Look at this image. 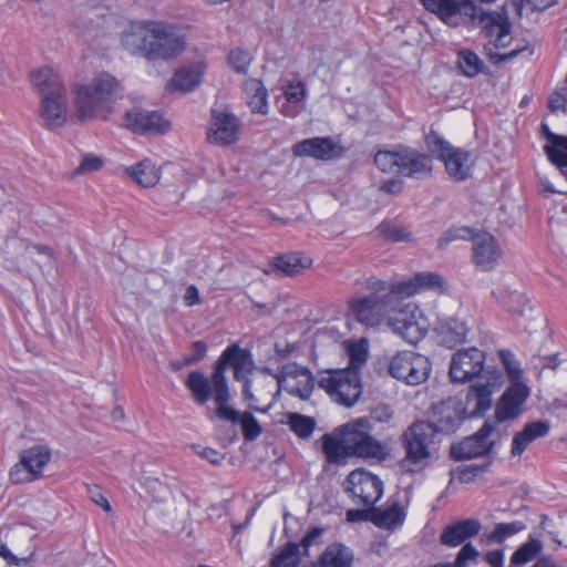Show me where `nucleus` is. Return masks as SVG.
I'll list each match as a JSON object with an SVG mask.
<instances>
[{"label":"nucleus","mask_w":567,"mask_h":567,"mask_svg":"<svg viewBox=\"0 0 567 567\" xmlns=\"http://www.w3.org/2000/svg\"><path fill=\"white\" fill-rule=\"evenodd\" d=\"M498 358L504 365L506 374L511 381L513 382H523V370L520 368L519 362L516 360L513 352L506 349H502L497 352Z\"/></svg>","instance_id":"obj_45"},{"label":"nucleus","mask_w":567,"mask_h":567,"mask_svg":"<svg viewBox=\"0 0 567 567\" xmlns=\"http://www.w3.org/2000/svg\"><path fill=\"white\" fill-rule=\"evenodd\" d=\"M543 550V544L537 538H529L522 544L512 555L508 567H524L535 560Z\"/></svg>","instance_id":"obj_39"},{"label":"nucleus","mask_w":567,"mask_h":567,"mask_svg":"<svg viewBox=\"0 0 567 567\" xmlns=\"http://www.w3.org/2000/svg\"><path fill=\"white\" fill-rule=\"evenodd\" d=\"M0 556L10 565L25 566V565H28L31 561L33 554H31L28 557L19 558L16 555H13L7 548V546L0 540Z\"/></svg>","instance_id":"obj_55"},{"label":"nucleus","mask_w":567,"mask_h":567,"mask_svg":"<svg viewBox=\"0 0 567 567\" xmlns=\"http://www.w3.org/2000/svg\"><path fill=\"white\" fill-rule=\"evenodd\" d=\"M481 523L477 519H464L447 525L440 535V540L449 547H456L478 535Z\"/></svg>","instance_id":"obj_29"},{"label":"nucleus","mask_w":567,"mask_h":567,"mask_svg":"<svg viewBox=\"0 0 567 567\" xmlns=\"http://www.w3.org/2000/svg\"><path fill=\"white\" fill-rule=\"evenodd\" d=\"M485 561L491 567H505L504 566V550H491L485 555Z\"/></svg>","instance_id":"obj_59"},{"label":"nucleus","mask_w":567,"mask_h":567,"mask_svg":"<svg viewBox=\"0 0 567 567\" xmlns=\"http://www.w3.org/2000/svg\"><path fill=\"white\" fill-rule=\"evenodd\" d=\"M68 90L40 100V118L47 128L61 127L68 120Z\"/></svg>","instance_id":"obj_24"},{"label":"nucleus","mask_w":567,"mask_h":567,"mask_svg":"<svg viewBox=\"0 0 567 567\" xmlns=\"http://www.w3.org/2000/svg\"><path fill=\"white\" fill-rule=\"evenodd\" d=\"M240 122L230 113L213 111L212 125L207 133L209 143L227 146L236 143L239 138Z\"/></svg>","instance_id":"obj_20"},{"label":"nucleus","mask_w":567,"mask_h":567,"mask_svg":"<svg viewBox=\"0 0 567 567\" xmlns=\"http://www.w3.org/2000/svg\"><path fill=\"white\" fill-rule=\"evenodd\" d=\"M485 466L465 465L458 467V478L463 483L473 482L480 474L484 473Z\"/></svg>","instance_id":"obj_53"},{"label":"nucleus","mask_w":567,"mask_h":567,"mask_svg":"<svg viewBox=\"0 0 567 567\" xmlns=\"http://www.w3.org/2000/svg\"><path fill=\"white\" fill-rule=\"evenodd\" d=\"M243 395L244 400L248 403V406L251 410L259 411V412H266V409H259L257 405H255L256 398L250 391V381L244 380V389H243Z\"/></svg>","instance_id":"obj_60"},{"label":"nucleus","mask_w":567,"mask_h":567,"mask_svg":"<svg viewBox=\"0 0 567 567\" xmlns=\"http://www.w3.org/2000/svg\"><path fill=\"white\" fill-rule=\"evenodd\" d=\"M478 555H480L478 550L471 543H466L461 548V550L456 555L454 564L451 566L452 567H466L468 565V563L475 560L478 557Z\"/></svg>","instance_id":"obj_49"},{"label":"nucleus","mask_w":567,"mask_h":567,"mask_svg":"<svg viewBox=\"0 0 567 567\" xmlns=\"http://www.w3.org/2000/svg\"><path fill=\"white\" fill-rule=\"evenodd\" d=\"M153 38L152 62L173 60L181 55L186 48L184 37L174 27L159 21H156Z\"/></svg>","instance_id":"obj_14"},{"label":"nucleus","mask_w":567,"mask_h":567,"mask_svg":"<svg viewBox=\"0 0 567 567\" xmlns=\"http://www.w3.org/2000/svg\"><path fill=\"white\" fill-rule=\"evenodd\" d=\"M192 349L193 353L185 358V364H193L194 362L202 360L207 351L206 343L203 341H195Z\"/></svg>","instance_id":"obj_56"},{"label":"nucleus","mask_w":567,"mask_h":567,"mask_svg":"<svg viewBox=\"0 0 567 567\" xmlns=\"http://www.w3.org/2000/svg\"><path fill=\"white\" fill-rule=\"evenodd\" d=\"M300 557V546L296 543H289L271 558L269 567H298Z\"/></svg>","instance_id":"obj_41"},{"label":"nucleus","mask_w":567,"mask_h":567,"mask_svg":"<svg viewBox=\"0 0 567 567\" xmlns=\"http://www.w3.org/2000/svg\"><path fill=\"white\" fill-rule=\"evenodd\" d=\"M322 529L320 528H312L309 530L303 538L301 539V543L298 544L300 546V553L301 555H307L308 548L313 544L316 539H318L321 536Z\"/></svg>","instance_id":"obj_57"},{"label":"nucleus","mask_w":567,"mask_h":567,"mask_svg":"<svg viewBox=\"0 0 567 567\" xmlns=\"http://www.w3.org/2000/svg\"><path fill=\"white\" fill-rule=\"evenodd\" d=\"M401 146L394 151H379L374 155L377 167L384 173H398L400 171Z\"/></svg>","instance_id":"obj_44"},{"label":"nucleus","mask_w":567,"mask_h":567,"mask_svg":"<svg viewBox=\"0 0 567 567\" xmlns=\"http://www.w3.org/2000/svg\"><path fill=\"white\" fill-rule=\"evenodd\" d=\"M276 378L280 390L303 401L309 400L315 390L312 372L297 363H289L282 367Z\"/></svg>","instance_id":"obj_13"},{"label":"nucleus","mask_w":567,"mask_h":567,"mask_svg":"<svg viewBox=\"0 0 567 567\" xmlns=\"http://www.w3.org/2000/svg\"><path fill=\"white\" fill-rule=\"evenodd\" d=\"M433 413L429 422L436 432L454 433L465 419L466 406L457 398H449L433 404Z\"/></svg>","instance_id":"obj_17"},{"label":"nucleus","mask_w":567,"mask_h":567,"mask_svg":"<svg viewBox=\"0 0 567 567\" xmlns=\"http://www.w3.org/2000/svg\"><path fill=\"white\" fill-rule=\"evenodd\" d=\"M372 423L367 417H359L340 429V439L324 436L323 451L331 462L347 456L383 461L389 455L385 444L372 435Z\"/></svg>","instance_id":"obj_6"},{"label":"nucleus","mask_w":567,"mask_h":567,"mask_svg":"<svg viewBox=\"0 0 567 567\" xmlns=\"http://www.w3.org/2000/svg\"><path fill=\"white\" fill-rule=\"evenodd\" d=\"M288 425L298 437L308 439L312 435L317 422L311 416L299 413H290L288 415Z\"/></svg>","instance_id":"obj_42"},{"label":"nucleus","mask_w":567,"mask_h":567,"mask_svg":"<svg viewBox=\"0 0 567 567\" xmlns=\"http://www.w3.org/2000/svg\"><path fill=\"white\" fill-rule=\"evenodd\" d=\"M530 396V389L524 382H513L504 391L495 408L496 422L517 419L524 412V405Z\"/></svg>","instance_id":"obj_19"},{"label":"nucleus","mask_w":567,"mask_h":567,"mask_svg":"<svg viewBox=\"0 0 567 567\" xmlns=\"http://www.w3.org/2000/svg\"><path fill=\"white\" fill-rule=\"evenodd\" d=\"M311 264V258L293 252L278 256L271 262V268L285 276H296L309 268Z\"/></svg>","instance_id":"obj_34"},{"label":"nucleus","mask_w":567,"mask_h":567,"mask_svg":"<svg viewBox=\"0 0 567 567\" xmlns=\"http://www.w3.org/2000/svg\"><path fill=\"white\" fill-rule=\"evenodd\" d=\"M548 106L551 111H561L567 113V89L556 90L549 97Z\"/></svg>","instance_id":"obj_52"},{"label":"nucleus","mask_w":567,"mask_h":567,"mask_svg":"<svg viewBox=\"0 0 567 567\" xmlns=\"http://www.w3.org/2000/svg\"><path fill=\"white\" fill-rule=\"evenodd\" d=\"M156 21H138L131 23L122 33L123 48L132 55L151 61Z\"/></svg>","instance_id":"obj_15"},{"label":"nucleus","mask_w":567,"mask_h":567,"mask_svg":"<svg viewBox=\"0 0 567 567\" xmlns=\"http://www.w3.org/2000/svg\"><path fill=\"white\" fill-rule=\"evenodd\" d=\"M548 143L544 146L548 159L559 168L567 167V137L551 133L543 125Z\"/></svg>","instance_id":"obj_35"},{"label":"nucleus","mask_w":567,"mask_h":567,"mask_svg":"<svg viewBox=\"0 0 567 567\" xmlns=\"http://www.w3.org/2000/svg\"><path fill=\"white\" fill-rule=\"evenodd\" d=\"M250 54L245 50H234L228 55L230 66L238 73H246L250 63Z\"/></svg>","instance_id":"obj_48"},{"label":"nucleus","mask_w":567,"mask_h":567,"mask_svg":"<svg viewBox=\"0 0 567 567\" xmlns=\"http://www.w3.org/2000/svg\"><path fill=\"white\" fill-rule=\"evenodd\" d=\"M425 144L432 154H435L444 165L447 174L457 182L471 176L474 165L471 152L454 147L435 131H430L425 136Z\"/></svg>","instance_id":"obj_9"},{"label":"nucleus","mask_w":567,"mask_h":567,"mask_svg":"<svg viewBox=\"0 0 567 567\" xmlns=\"http://www.w3.org/2000/svg\"><path fill=\"white\" fill-rule=\"evenodd\" d=\"M457 64L462 73L468 78L477 75L484 68V62L471 50L458 51Z\"/></svg>","instance_id":"obj_43"},{"label":"nucleus","mask_w":567,"mask_h":567,"mask_svg":"<svg viewBox=\"0 0 567 567\" xmlns=\"http://www.w3.org/2000/svg\"><path fill=\"white\" fill-rule=\"evenodd\" d=\"M352 550L342 544H331L322 553L317 567H351Z\"/></svg>","instance_id":"obj_36"},{"label":"nucleus","mask_w":567,"mask_h":567,"mask_svg":"<svg viewBox=\"0 0 567 567\" xmlns=\"http://www.w3.org/2000/svg\"><path fill=\"white\" fill-rule=\"evenodd\" d=\"M125 173L131 179L143 187H152L156 185L161 178V168L147 158L127 166Z\"/></svg>","instance_id":"obj_33"},{"label":"nucleus","mask_w":567,"mask_h":567,"mask_svg":"<svg viewBox=\"0 0 567 567\" xmlns=\"http://www.w3.org/2000/svg\"><path fill=\"white\" fill-rule=\"evenodd\" d=\"M198 454L208 460L212 464H220L224 460V455L221 453L210 447L203 449Z\"/></svg>","instance_id":"obj_63"},{"label":"nucleus","mask_w":567,"mask_h":567,"mask_svg":"<svg viewBox=\"0 0 567 567\" xmlns=\"http://www.w3.org/2000/svg\"><path fill=\"white\" fill-rule=\"evenodd\" d=\"M406 513L399 502H392L385 507H374L370 511V519L380 528L395 529L400 527Z\"/></svg>","instance_id":"obj_32"},{"label":"nucleus","mask_w":567,"mask_h":567,"mask_svg":"<svg viewBox=\"0 0 567 567\" xmlns=\"http://www.w3.org/2000/svg\"><path fill=\"white\" fill-rule=\"evenodd\" d=\"M485 354L477 348L460 350L453 354L450 378L454 383H465L476 378L466 394L472 415H481L492 406V396L503 384L496 369H484Z\"/></svg>","instance_id":"obj_3"},{"label":"nucleus","mask_w":567,"mask_h":567,"mask_svg":"<svg viewBox=\"0 0 567 567\" xmlns=\"http://www.w3.org/2000/svg\"><path fill=\"white\" fill-rule=\"evenodd\" d=\"M318 386L338 404L350 408L361 396L359 374L353 370L327 371L318 379Z\"/></svg>","instance_id":"obj_10"},{"label":"nucleus","mask_w":567,"mask_h":567,"mask_svg":"<svg viewBox=\"0 0 567 567\" xmlns=\"http://www.w3.org/2000/svg\"><path fill=\"white\" fill-rule=\"evenodd\" d=\"M199 301H200V298H199L198 289L194 285L189 286L185 291L184 302L187 306H194V305L199 303Z\"/></svg>","instance_id":"obj_64"},{"label":"nucleus","mask_w":567,"mask_h":567,"mask_svg":"<svg viewBox=\"0 0 567 567\" xmlns=\"http://www.w3.org/2000/svg\"><path fill=\"white\" fill-rule=\"evenodd\" d=\"M431 371V363L425 355L414 351H399L390 361V374L409 385L424 382Z\"/></svg>","instance_id":"obj_11"},{"label":"nucleus","mask_w":567,"mask_h":567,"mask_svg":"<svg viewBox=\"0 0 567 567\" xmlns=\"http://www.w3.org/2000/svg\"><path fill=\"white\" fill-rule=\"evenodd\" d=\"M399 174L405 177L422 179L432 173V159L426 154L410 147L401 146Z\"/></svg>","instance_id":"obj_26"},{"label":"nucleus","mask_w":567,"mask_h":567,"mask_svg":"<svg viewBox=\"0 0 567 567\" xmlns=\"http://www.w3.org/2000/svg\"><path fill=\"white\" fill-rule=\"evenodd\" d=\"M121 93L122 87L117 79L104 72L97 74L89 84L76 91L78 118L86 120L105 112Z\"/></svg>","instance_id":"obj_7"},{"label":"nucleus","mask_w":567,"mask_h":567,"mask_svg":"<svg viewBox=\"0 0 567 567\" xmlns=\"http://www.w3.org/2000/svg\"><path fill=\"white\" fill-rule=\"evenodd\" d=\"M51 460V451L45 445H33L21 451L19 462L10 472V481L14 484H25L42 477L43 468Z\"/></svg>","instance_id":"obj_12"},{"label":"nucleus","mask_w":567,"mask_h":567,"mask_svg":"<svg viewBox=\"0 0 567 567\" xmlns=\"http://www.w3.org/2000/svg\"><path fill=\"white\" fill-rule=\"evenodd\" d=\"M503 305L513 313L525 316L527 301L526 298L516 291H508L506 296L502 297Z\"/></svg>","instance_id":"obj_47"},{"label":"nucleus","mask_w":567,"mask_h":567,"mask_svg":"<svg viewBox=\"0 0 567 567\" xmlns=\"http://www.w3.org/2000/svg\"><path fill=\"white\" fill-rule=\"evenodd\" d=\"M347 491L357 504L374 505L383 494V483L377 476L364 470L352 471L348 476Z\"/></svg>","instance_id":"obj_16"},{"label":"nucleus","mask_w":567,"mask_h":567,"mask_svg":"<svg viewBox=\"0 0 567 567\" xmlns=\"http://www.w3.org/2000/svg\"><path fill=\"white\" fill-rule=\"evenodd\" d=\"M89 493H90L91 499L95 504L100 505L105 512L111 511V505H110L109 501L102 495V493L100 492V489L97 487L90 488Z\"/></svg>","instance_id":"obj_61"},{"label":"nucleus","mask_w":567,"mask_h":567,"mask_svg":"<svg viewBox=\"0 0 567 567\" xmlns=\"http://www.w3.org/2000/svg\"><path fill=\"white\" fill-rule=\"evenodd\" d=\"M371 293L349 301L351 315L368 328H389L406 342L415 344L429 331L430 323L417 305L404 302L395 284L377 278L367 281Z\"/></svg>","instance_id":"obj_1"},{"label":"nucleus","mask_w":567,"mask_h":567,"mask_svg":"<svg viewBox=\"0 0 567 567\" xmlns=\"http://www.w3.org/2000/svg\"><path fill=\"white\" fill-rule=\"evenodd\" d=\"M344 150L331 137H312L298 142L292 147L297 157L309 156L320 161H331L341 157Z\"/></svg>","instance_id":"obj_22"},{"label":"nucleus","mask_w":567,"mask_h":567,"mask_svg":"<svg viewBox=\"0 0 567 567\" xmlns=\"http://www.w3.org/2000/svg\"><path fill=\"white\" fill-rule=\"evenodd\" d=\"M467 331L468 328L465 321L460 318H447L440 326L442 342L449 348H454L455 346L464 342Z\"/></svg>","instance_id":"obj_38"},{"label":"nucleus","mask_w":567,"mask_h":567,"mask_svg":"<svg viewBox=\"0 0 567 567\" xmlns=\"http://www.w3.org/2000/svg\"><path fill=\"white\" fill-rule=\"evenodd\" d=\"M494 429L495 422L485 421L476 433L452 445V457L456 461H461L489 453L494 446V441L491 440V434Z\"/></svg>","instance_id":"obj_18"},{"label":"nucleus","mask_w":567,"mask_h":567,"mask_svg":"<svg viewBox=\"0 0 567 567\" xmlns=\"http://www.w3.org/2000/svg\"><path fill=\"white\" fill-rule=\"evenodd\" d=\"M386 237L392 241H410L412 239L411 233L403 228H393L389 231Z\"/></svg>","instance_id":"obj_62"},{"label":"nucleus","mask_w":567,"mask_h":567,"mask_svg":"<svg viewBox=\"0 0 567 567\" xmlns=\"http://www.w3.org/2000/svg\"><path fill=\"white\" fill-rule=\"evenodd\" d=\"M247 103L252 113L267 114L269 111L268 92L261 81L249 79L245 82Z\"/></svg>","instance_id":"obj_37"},{"label":"nucleus","mask_w":567,"mask_h":567,"mask_svg":"<svg viewBox=\"0 0 567 567\" xmlns=\"http://www.w3.org/2000/svg\"><path fill=\"white\" fill-rule=\"evenodd\" d=\"M476 231L468 227H456L446 230L439 239L437 246L444 249L450 243L455 240H472Z\"/></svg>","instance_id":"obj_46"},{"label":"nucleus","mask_w":567,"mask_h":567,"mask_svg":"<svg viewBox=\"0 0 567 567\" xmlns=\"http://www.w3.org/2000/svg\"><path fill=\"white\" fill-rule=\"evenodd\" d=\"M103 159L99 156L92 154H85L82 157V161L79 167L75 171V174H86L99 171L103 166Z\"/></svg>","instance_id":"obj_50"},{"label":"nucleus","mask_w":567,"mask_h":567,"mask_svg":"<svg viewBox=\"0 0 567 567\" xmlns=\"http://www.w3.org/2000/svg\"><path fill=\"white\" fill-rule=\"evenodd\" d=\"M288 103H300L306 96V89L301 83H291L285 91Z\"/></svg>","instance_id":"obj_54"},{"label":"nucleus","mask_w":567,"mask_h":567,"mask_svg":"<svg viewBox=\"0 0 567 567\" xmlns=\"http://www.w3.org/2000/svg\"><path fill=\"white\" fill-rule=\"evenodd\" d=\"M205 72V64L196 62L179 68L171 79L168 87L173 91L186 93L197 87Z\"/></svg>","instance_id":"obj_31"},{"label":"nucleus","mask_w":567,"mask_h":567,"mask_svg":"<svg viewBox=\"0 0 567 567\" xmlns=\"http://www.w3.org/2000/svg\"><path fill=\"white\" fill-rule=\"evenodd\" d=\"M229 400L219 405L216 404V415L220 420L229 421L234 424H240L243 435L246 441L256 440L262 432L259 422L250 412H244L243 414L233 409L229 404Z\"/></svg>","instance_id":"obj_27"},{"label":"nucleus","mask_w":567,"mask_h":567,"mask_svg":"<svg viewBox=\"0 0 567 567\" xmlns=\"http://www.w3.org/2000/svg\"><path fill=\"white\" fill-rule=\"evenodd\" d=\"M421 3L427 11L435 13L449 25L471 24L480 27L489 39L485 50L492 61L495 62V58H498L499 61H506L518 54L517 50L504 54L492 53V49H504L512 42V24L505 10L499 12L485 11L472 0H421Z\"/></svg>","instance_id":"obj_2"},{"label":"nucleus","mask_w":567,"mask_h":567,"mask_svg":"<svg viewBox=\"0 0 567 567\" xmlns=\"http://www.w3.org/2000/svg\"><path fill=\"white\" fill-rule=\"evenodd\" d=\"M473 243V261L484 271L495 268L502 257V248L495 237L488 233H476Z\"/></svg>","instance_id":"obj_23"},{"label":"nucleus","mask_w":567,"mask_h":567,"mask_svg":"<svg viewBox=\"0 0 567 567\" xmlns=\"http://www.w3.org/2000/svg\"><path fill=\"white\" fill-rule=\"evenodd\" d=\"M124 126L135 133H164L169 123L156 111H147L140 106L127 110L123 117Z\"/></svg>","instance_id":"obj_21"},{"label":"nucleus","mask_w":567,"mask_h":567,"mask_svg":"<svg viewBox=\"0 0 567 567\" xmlns=\"http://www.w3.org/2000/svg\"><path fill=\"white\" fill-rule=\"evenodd\" d=\"M372 423L367 417H359L340 429V439L324 436L323 451L331 462L347 456L383 461L389 455L385 444L372 435Z\"/></svg>","instance_id":"obj_5"},{"label":"nucleus","mask_w":567,"mask_h":567,"mask_svg":"<svg viewBox=\"0 0 567 567\" xmlns=\"http://www.w3.org/2000/svg\"><path fill=\"white\" fill-rule=\"evenodd\" d=\"M395 284V289L404 299L425 290L443 291L445 289L444 278L436 272H419L414 277Z\"/></svg>","instance_id":"obj_25"},{"label":"nucleus","mask_w":567,"mask_h":567,"mask_svg":"<svg viewBox=\"0 0 567 567\" xmlns=\"http://www.w3.org/2000/svg\"><path fill=\"white\" fill-rule=\"evenodd\" d=\"M435 430L430 423L420 421L411 424L402 434L401 441L405 451V457L401 461V467L406 472H414L415 467H422L434 454Z\"/></svg>","instance_id":"obj_8"},{"label":"nucleus","mask_w":567,"mask_h":567,"mask_svg":"<svg viewBox=\"0 0 567 567\" xmlns=\"http://www.w3.org/2000/svg\"><path fill=\"white\" fill-rule=\"evenodd\" d=\"M31 87L41 96H50L66 91L61 76L53 69L43 66L29 74Z\"/></svg>","instance_id":"obj_28"},{"label":"nucleus","mask_w":567,"mask_h":567,"mask_svg":"<svg viewBox=\"0 0 567 567\" xmlns=\"http://www.w3.org/2000/svg\"><path fill=\"white\" fill-rule=\"evenodd\" d=\"M549 430L550 423L548 421L538 420L526 423L513 437L511 450L512 455L520 456L532 442L547 436Z\"/></svg>","instance_id":"obj_30"},{"label":"nucleus","mask_w":567,"mask_h":567,"mask_svg":"<svg viewBox=\"0 0 567 567\" xmlns=\"http://www.w3.org/2000/svg\"><path fill=\"white\" fill-rule=\"evenodd\" d=\"M525 528V524L519 520L498 523L495 525L494 530L486 535V540L488 544H503L506 539L520 533Z\"/></svg>","instance_id":"obj_40"},{"label":"nucleus","mask_w":567,"mask_h":567,"mask_svg":"<svg viewBox=\"0 0 567 567\" xmlns=\"http://www.w3.org/2000/svg\"><path fill=\"white\" fill-rule=\"evenodd\" d=\"M393 412L388 406H378L371 413V419L380 423H389L392 420Z\"/></svg>","instance_id":"obj_58"},{"label":"nucleus","mask_w":567,"mask_h":567,"mask_svg":"<svg viewBox=\"0 0 567 567\" xmlns=\"http://www.w3.org/2000/svg\"><path fill=\"white\" fill-rule=\"evenodd\" d=\"M227 367L234 368L236 380H247L246 373L254 368L250 351L240 348L238 344H231L225 349L216 361L210 378H207L200 371H192L188 374L185 386L192 392L194 401L198 405L206 404L210 399H214L215 404L219 405L225 400H230L228 382L225 377Z\"/></svg>","instance_id":"obj_4"},{"label":"nucleus","mask_w":567,"mask_h":567,"mask_svg":"<svg viewBox=\"0 0 567 567\" xmlns=\"http://www.w3.org/2000/svg\"><path fill=\"white\" fill-rule=\"evenodd\" d=\"M367 352L360 347L353 346L349 349V367L346 370L358 371L367 361Z\"/></svg>","instance_id":"obj_51"}]
</instances>
